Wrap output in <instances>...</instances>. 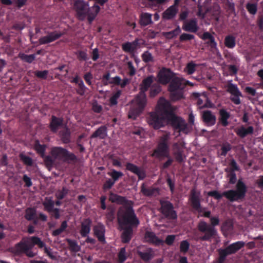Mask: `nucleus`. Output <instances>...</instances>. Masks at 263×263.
Here are the masks:
<instances>
[{
	"mask_svg": "<svg viewBox=\"0 0 263 263\" xmlns=\"http://www.w3.org/2000/svg\"><path fill=\"white\" fill-rule=\"evenodd\" d=\"M226 171L228 172L227 176L229 178V183L231 184H235L237 180L235 173L233 170H229L228 168L226 169Z\"/></svg>",
	"mask_w": 263,
	"mask_h": 263,
	"instance_id": "54",
	"label": "nucleus"
},
{
	"mask_svg": "<svg viewBox=\"0 0 263 263\" xmlns=\"http://www.w3.org/2000/svg\"><path fill=\"white\" fill-rule=\"evenodd\" d=\"M186 85L193 86V84L189 81L179 77H174L168 86L171 98L173 101L181 99L183 97V90Z\"/></svg>",
	"mask_w": 263,
	"mask_h": 263,
	"instance_id": "7",
	"label": "nucleus"
},
{
	"mask_svg": "<svg viewBox=\"0 0 263 263\" xmlns=\"http://www.w3.org/2000/svg\"><path fill=\"white\" fill-rule=\"evenodd\" d=\"M227 91L232 96L230 97L231 101L236 105L241 103L240 97H242V93L238 88L237 85L233 84L232 81H229L226 85Z\"/></svg>",
	"mask_w": 263,
	"mask_h": 263,
	"instance_id": "14",
	"label": "nucleus"
},
{
	"mask_svg": "<svg viewBox=\"0 0 263 263\" xmlns=\"http://www.w3.org/2000/svg\"><path fill=\"white\" fill-rule=\"evenodd\" d=\"M92 220L89 218H85L81 222L80 234L82 237L88 236L91 230Z\"/></svg>",
	"mask_w": 263,
	"mask_h": 263,
	"instance_id": "26",
	"label": "nucleus"
},
{
	"mask_svg": "<svg viewBox=\"0 0 263 263\" xmlns=\"http://www.w3.org/2000/svg\"><path fill=\"white\" fill-rule=\"evenodd\" d=\"M183 148L184 145L181 142L175 143L173 145V156L175 160L181 163L183 160Z\"/></svg>",
	"mask_w": 263,
	"mask_h": 263,
	"instance_id": "19",
	"label": "nucleus"
},
{
	"mask_svg": "<svg viewBox=\"0 0 263 263\" xmlns=\"http://www.w3.org/2000/svg\"><path fill=\"white\" fill-rule=\"evenodd\" d=\"M190 200L192 208L199 213L198 217H204L209 218L210 219L212 217L211 216V212L210 211H205V208H202L201 207L199 195L197 194L195 189H193L191 191Z\"/></svg>",
	"mask_w": 263,
	"mask_h": 263,
	"instance_id": "9",
	"label": "nucleus"
},
{
	"mask_svg": "<svg viewBox=\"0 0 263 263\" xmlns=\"http://www.w3.org/2000/svg\"><path fill=\"white\" fill-rule=\"evenodd\" d=\"M161 205L160 211L165 218L169 220H176L177 218V214L174 210L172 203L167 200H160Z\"/></svg>",
	"mask_w": 263,
	"mask_h": 263,
	"instance_id": "11",
	"label": "nucleus"
},
{
	"mask_svg": "<svg viewBox=\"0 0 263 263\" xmlns=\"http://www.w3.org/2000/svg\"><path fill=\"white\" fill-rule=\"evenodd\" d=\"M236 190H230L224 191L221 194L217 191H212L208 192V195L213 197L217 200H219L222 196H224L231 202L237 201L243 199L246 196L247 187L241 179L238 180L236 185Z\"/></svg>",
	"mask_w": 263,
	"mask_h": 263,
	"instance_id": "4",
	"label": "nucleus"
},
{
	"mask_svg": "<svg viewBox=\"0 0 263 263\" xmlns=\"http://www.w3.org/2000/svg\"><path fill=\"white\" fill-rule=\"evenodd\" d=\"M197 66V64H195L194 62L191 61L186 64L185 71L188 74H192L195 72Z\"/></svg>",
	"mask_w": 263,
	"mask_h": 263,
	"instance_id": "52",
	"label": "nucleus"
},
{
	"mask_svg": "<svg viewBox=\"0 0 263 263\" xmlns=\"http://www.w3.org/2000/svg\"><path fill=\"white\" fill-rule=\"evenodd\" d=\"M64 125V119L63 117H58L52 115L50 120L49 128L50 131L56 133L58 130L62 127Z\"/></svg>",
	"mask_w": 263,
	"mask_h": 263,
	"instance_id": "20",
	"label": "nucleus"
},
{
	"mask_svg": "<svg viewBox=\"0 0 263 263\" xmlns=\"http://www.w3.org/2000/svg\"><path fill=\"white\" fill-rule=\"evenodd\" d=\"M219 122L223 127H226L229 125L228 119L230 117V113L228 112L225 109H220L219 110Z\"/></svg>",
	"mask_w": 263,
	"mask_h": 263,
	"instance_id": "31",
	"label": "nucleus"
},
{
	"mask_svg": "<svg viewBox=\"0 0 263 263\" xmlns=\"http://www.w3.org/2000/svg\"><path fill=\"white\" fill-rule=\"evenodd\" d=\"M145 45V41L142 39L136 38L132 42H127L122 45V50L127 53H134L140 46Z\"/></svg>",
	"mask_w": 263,
	"mask_h": 263,
	"instance_id": "18",
	"label": "nucleus"
},
{
	"mask_svg": "<svg viewBox=\"0 0 263 263\" xmlns=\"http://www.w3.org/2000/svg\"><path fill=\"white\" fill-rule=\"evenodd\" d=\"M29 240L26 241H21L17 243L15 246V253L19 254L25 253L31 250L34 245H37L40 248H43L45 246V243L37 236H32L28 238Z\"/></svg>",
	"mask_w": 263,
	"mask_h": 263,
	"instance_id": "8",
	"label": "nucleus"
},
{
	"mask_svg": "<svg viewBox=\"0 0 263 263\" xmlns=\"http://www.w3.org/2000/svg\"><path fill=\"white\" fill-rule=\"evenodd\" d=\"M100 11V7L98 5L94 4V5L91 7V9L88 11L86 15L89 24H91L92 22Z\"/></svg>",
	"mask_w": 263,
	"mask_h": 263,
	"instance_id": "34",
	"label": "nucleus"
},
{
	"mask_svg": "<svg viewBox=\"0 0 263 263\" xmlns=\"http://www.w3.org/2000/svg\"><path fill=\"white\" fill-rule=\"evenodd\" d=\"M210 224L203 220H200L197 224V230L199 233L197 240L202 241L211 242L218 235L217 229L215 228L219 224L220 220L218 217H212L210 219Z\"/></svg>",
	"mask_w": 263,
	"mask_h": 263,
	"instance_id": "3",
	"label": "nucleus"
},
{
	"mask_svg": "<svg viewBox=\"0 0 263 263\" xmlns=\"http://www.w3.org/2000/svg\"><path fill=\"white\" fill-rule=\"evenodd\" d=\"M157 111L166 119L174 114V109L168 100L161 97L158 102Z\"/></svg>",
	"mask_w": 263,
	"mask_h": 263,
	"instance_id": "12",
	"label": "nucleus"
},
{
	"mask_svg": "<svg viewBox=\"0 0 263 263\" xmlns=\"http://www.w3.org/2000/svg\"><path fill=\"white\" fill-rule=\"evenodd\" d=\"M127 65L129 70L128 75L130 77H133L136 73V69L135 68L132 61H128Z\"/></svg>",
	"mask_w": 263,
	"mask_h": 263,
	"instance_id": "63",
	"label": "nucleus"
},
{
	"mask_svg": "<svg viewBox=\"0 0 263 263\" xmlns=\"http://www.w3.org/2000/svg\"><path fill=\"white\" fill-rule=\"evenodd\" d=\"M144 239L146 242L158 247L164 244V241L158 238L155 233L152 231H146L144 234Z\"/></svg>",
	"mask_w": 263,
	"mask_h": 263,
	"instance_id": "21",
	"label": "nucleus"
},
{
	"mask_svg": "<svg viewBox=\"0 0 263 263\" xmlns=\"http://www.w3.org/2000/svg\"><path fill=\"white\" fill-rule=\"evenodd\" d=\"M141 191L145 196H152L158 192V190L153 187L146 188L144 186V184H143L141 186Z\"/></svg>",
	"mask_w": 263,
	"mask_h": 263,
	"instance_id": "44",
	"label": "nucleus"
},
{
	"mask_svg": "<svg viewBox=\"0 0 263 263\" xmlns=\"http://www.w3.org/2000/svg\"><path fill=\"white\" fill-rule=\"evenodd\" d=\"M182 28L185 31L193 33L196 32L199 29L197 22L195 18L190 20L189 21H185Z\"/></svg>",
	"mask_w": 263,
	"mask_h": 263,
	"instance_id": "25",
	"label": "nucleus"
},
{
	"mask_svg": "<svg viewBox=\"0 0 263 263\" xmlns=\"http://www.w3.org/2000/svg\"><path fill=\"white\" fill-rule=\"evenodd\" d=\"M74 8L77 12V17L81 21L85 19L88 11L91 9V7L89 8L88 3L83 0L76 1L74 3Z\"/></svg>",
	"mask_w": 263,
	"mask_h": 263,
	"instance_id": "13",
	"label": "nucleus"
},
{
	"mask_svg": "<svg viewBox=\"0 0 263 263\" xmlns=\"http://www.w3.org/2000/svg\"><path fill=\"white\" fill-rule=\"evenodd\" d=\"M107 136V128L105 125L99 127L90 136V138H99L100 139H104Z\"/></svg>",
	"mask_w": 263,
	"mask_h": 263,
	"instance_id": "29",
	"label": "nucleus"
},
{
	"mask_svg": "<svg viewBox=\"0 0 263 263\" xmlns=\"http://www.w3.org/2000/svg\"><path fill=\"white\" fill-rule=\"evenodd\" d=\"M118 222L123 230L121 239L123 243H128L133 235V229L140 223L133 208L128 207L126 210L120 211L118 214Z\"/></svg>",
	"mask_w": 263,
	"mask_h": 263,
	"instance_id": "1",
	"label": "nucleus"
},
{
	"mask_svg": "<svg viewBox=\"0 0 263 263\" xmlns=\"http://www.w3.org/2000/svg\"><path fill=\"white\" fill-rule=\"evenodd\" d=\"M178 12V8L174 6H170L167 8L162 14L163 18L166 20H170L174 18Z\"/></svg>",
	"mask_w": 263,
	"mask_h": 263,
	"instance_id": "30",
	"label": "nucleus"
},
{
	"mask_svg": "<svg viewBox=\"0 0 263 263\" xmlns=\"http://www.w3.org/2000/svg\"><path fill=\"white\" fill-rule=\"evenodd\" d=\"M153 23L152 14L145 12L142 13L140 16L139 24L141 26H146Z\"/></svg>",
	"mask_w": 263,
	"mask_h": 263,
	"instance_id": "38",
	"label": "nucleus"
},
{
	"mask_svg": "<svg viewBox=\"0 0 263 263\" xmlns=\"http://www.w3.org/2000/svg\"><path fill=\"white\" fill-rule=\"evenodd\" d=\"M30 154V153H25L24 152L20 154V159L24 164H32V159L29 156Z\"/></svg>",
	"mask_w": 263,
	"mask_h": 263,
	"instance_id": "46",
	"label": "nucleus"
},
{
	"mask_svg": "<svg viewBox=\"0 0 263 263\" xmlns=\"http://www.w3.org/2000/svg\"><path fill=\"white\" fill-rule=\"evenodd\" d=\"M166 119L173 128L178 130L179 132L187 134L191 132V129L185 121L182 118L176 116L174 113Z\"/></svg>",
	"mask_w": 263,
	"mask_h": 263,
	"instance_id": "10",
	"label": "nucleus"
},
{
	"mask_svg": "<svg viewBox=\"0 0 263 263\" xmlns=\"http://www.w3.org/2000/svg\"><path fill=\"white\" fill-rule=\"evenodd\" d=\"M170 135L165 134L160 137L156 148L154 150L152 156L159 160L167 158V160L162 164H171L172 159L169 157V140Z\"/></svg>",
	"mask_w": 263,
	"mask_h": 263,
	"instance_id": "6",
	"label": "nucleus"
},
{
	"mask_svg": "<svg viewBox=\"0 0 263 263\" xmlns=\"http://www.w3.org/2000/svg\"><path fill=\"white\" fill-rule=\"evenodd\" d=\"M118 261L119 263H123L127 259L126 249L125 247L121 248L118 254Z\"/></svg>",
	"mask_w": 263,
	"mask_h": 263,
	"instance_id": "53",
	"label": "nucleus"
},
{
	"mask_svg": "<svg viewBox=\"0 0 263 263\" xmlns=\"http://www.w3.org/2000/svg\"><path fill=\"white\" fill-rule=\"evenodd\" d=\"M190 247V243L187 240H183L180 242V250L184 253H186Z\"/></svg>",
	"mask_w": 263,
	"mask_h": 263,
	"instance_id": "59",
	"label": "nucleus"
},
{
	"mask_svg": "<svg viewBox=\"0 0 263 263\" xmlns=\"http://www.w3.org/2000/svg\"><path fill=\"white\" fill-rule=\"evenodd\" d=\"M77 57L80 61H86L88 59L86 52L82 50L78 51Z\"/></svg>",
	"mask_w": 263,
	"mask_h": 263,
	"instance_id": "64",
	"label": "nucleus"
},
{
	"mask_svg": "<svg viewBox=\"0 0 263 263\" xmlns=\"http://www.w3.org/2000/svg\"><path fill=\"white\" fill-rule=\"evenodd\" d=\"M153 82L152 76L143 79L140 85V91L136 98V106L132 107L128 114L129 118L135 119L144 108L146 103L145 92L147 91Z\"/></svg>",
	"mask_w": 263,
	"mask_h": 263,
	"instance_id": "2",
	"label": "nucleus"
},
{
	"mask_svg": "<svg viewBox=\"0 0 263 263\" xmlns=\"http://www.w3.org/2000/svg\"><path fill=\"white\" fill-rule=\"evenodd\" d=\"M202 120L204 124L208 126H212L215 124L216 117L211 110H206L202 113Z\"/></svg>",
	"mask_w": 263,
	"mask_h": 263,
	"instance_id": "22",
	"label": "nucleus"
},
{
	"mask_svg": "<svg viewBox=\"0 0 263 263\" xmlns=\"http://www.w3.org/2000/svg\"><path fill=\"white\" fill-rule=\"evenodd\" d=\"M36 216V211L33 208H28L26 210L25 218L28 221H31Z\"/></svg>",
	"mask_w": 263,
	"mask_h": 263,
	"instance_id": "50",
	"label": "nucleus"
},
{
	"mask_svg": "<svg viewBox=\"0 0 263 263\" xmlns=\"http://www.w3.org/2000/svg\"><path fill=\"white\" fill-rule=\"evenodd\" d=\"M34 148L45 162V157L48 156L45 155L46 145L45 144H41L40 141L36 140L34 142Z\"/></svg>",
	"mask_w": 263,
	"mask_h": 263,
	"instance_id": "37",
	"label": "nucleus"
},
{
	"mask_svg": "<svg viewBox=\"0 0 263 263\" xmlns=\"http://www.w3.org/2000/svg\"><path fill=\"white\" fill-rule=\"evenodd\" d=\"M122 93L121 90H117L109 99V105L115 106L118 104V99L120 98Z\"/></svg>",
	"mask_w": 263,
	"mask_h": 263,
	"instance_id": "48",
	"label": "nucleus"
},
{
	"mask_svg": "<svg viewBox=\"0 0 263 263\" xmlns=\"http://www.w3.org/2000/svg\"><path fill=\"white\" fill-rule=\"evenodd\" d=\"M108 199L112 203L125 206L124 209H120L118 212L120 211L126 210L128 207L133 208L132 201L127 200L125 197L121 196L111 192L109 193Z\"/></svg>",
	"mask_w": 263,
	"mask_h": 263,
	"instance_id": "16",
	"label": "nucleus"
},
{
	"mask_svg": "<svg viewBox=\"0 0 263 263\" xmlns=\"http://www.w3.org/2000/svg\"><path fill=\"white\" fill-rule=\"evenodd\" d=\"M195 36L193 34L183 33L180 36L179 40L181 42H184L193 40Z\"/></svg>",
	"mask_w": 263,
	"mask_h": 263,
	"instance_id": "61",
	"label": "nucleus"
},
{
	"mask_svg": "<svg viewBox=\"0 0 263 263\" xmlns=\"http://www.w3.org/2000/svg\"><path fill=\"white\" fill-rule=\"evenodd\" d=\"M138 254L144 261H148L154 256V251L152 248H148L145 252L138 251Z\"/></svg>",
	"mask_w": 263,
	"mask_h": 263,
	"instance_id": "35",
	"label": "nucleus"
},
{
	"mask_svg": "<svg viewBox=\"0 0 263 263\" xmlns=\"http://www.w3.org/2000/svg\"><path fill=\"white\" fill-rule=\"evenodd\" d=\"M253 132L254 128L252 126H249L247 128L241 126L239 128L235 129L236 134L241 138H244L248 135H252Z\"/></svg>",
	"mask_w": 263,
	"mask_h": 263,
	"instance_id": "27",
	"label": "nucleus"
},
{
	"mask_svg": "<svg viewBox=\"0 0 263 263\" xmlns=\"http://www.w3.org/2000/svg\"><path fill=\"white\" fill-rule=\"evenodd\" d=\"M221 229L223 231L228 232L233 229V224L230 220H226L224 221L222 226Z\"/></svg>",
	"mask_w": 263,
	"mask_h": 263,
	"instance_id": "60",
	"label": "nucleus"
},
{
	"mask_svg": "<svg viewBox=\"0 0 263 263\" xmlns=\"http://www.w3.org/2000/svg\"><path fill=\"white\" fill-rule=\"evenodd\" d=\"M115 183L111 179L109 178L106 180L103 185V189L104 191H106L110 189Z\"/></svg>",
	"mask_w": 263,
	"mask_h": 263,
	"instance_id": "62",
	"label": "nucleus"
},
{
	"mask_svg": "<svg viewBox=\"0 0 263 263\" xmlns=\"http://www.w3.org/2000/svg\"><path fill=\"white\" fill-rule=\"evenodd\" d=\"M219 256L217 259V263H224L227 256L230 255L227 248L218 250Z\"/></svg>",
	"mask_w": 263,
	"mask_h": 263,
	"instance_id": "41",
	"label": "nucleus"
},
{
	"mask_svg": "<svg viewBox=\"0 0 263 263\" xmlns=\"http://www.w3.org/2000/svg\"><path fill=\"white\" fill-rule=\"evenodd\" d=\"M59 136L63 143L68 144L71 141L70 129L66 126L63 130L59 132Z\"/></svg>",
	"mask_w": 263,
	"mask_h": 263,
	"instance_id": "32",
	"label": "nucleus"
},
{
	"mask_svg": "<svg viewBox=\"0 0 263 263\" xmlns=\"http://www.w3.org/2000/svg\"><path fill=\"white\" fill-rule=\"evenodd\" d=\"M245 245V242L244 241H238L229 245L226 248L231 255L236 253L238 251L243 248Z\"/></svg>",
	"mask_w": 263,
	"mask_h": 263,
	"instance_id": "33",
	"label": "nucleus"
},
{
	"mask_svg": "<svg viewBox=\"0 0 263 263\" xmlns=\"http://www.w3.org/2000/svg\"><path fill=\"white\" fill-rule=\"evenodd\" d=\"M94 235L98 238V240L102 243L105 242V228L101 223H98L93 228Z\"/></svg>",
	"mask_w": 263,
	"mask_h": 263,
	"instance_id": "23",
	"label": "nucleus"
},
{
	"mask_svg": "<svg viewBox=\"0 0 263 263\" xmlns=\"http://www.w3.org/2000/svg\"><path fill=\"white\" fill-rule=\"evenodd\" d=\"M142 60L145 63H149L153 61V57L152 54L148 51L144 52L141 55Z\"/></svg>",
	"mask_w": 263,
	"mask_h": 263,
	"instance_id": "58",
	"label": "nucleus"
},
{
	"mask_svg": "<svg viewBox=\"0 0 263 263\" xmlns=\"http://www.w3.org/2000/svg\"><path fill=\"white\" fill-rule=\"evenodd\" d=\"M87 88L85 86L83 80H81L78 85V88L77 89V92L80 96H84Z\"/></svg>",
	"mask_w": 263,
	"mask_h": 263,
	"instance_id": "55",
	"label": "nucleus"
},
{
	"mask_svg": "<svg viewBox=\"0 0 263 263\" xmlns=\"http://www.w3.org/2000/svg\"><path fill=\"white\" fill-rule=\"evenodd\" d=\"M18 56L22 60L28 63H31L35 59V55L34 54L28 55L20 53Z\"/></svg>",
	"mask_w": 263,
	"mask_h": 263,
	"instance_id": "49",
	"label": "nucleus"
},
{
	"mask_svg": "<svg viewBox=\"0 0 263 263\" xmlns=\"http://www.w3.org/2000/svg\"><path fill=\"white\" fill-rule=\"evenodd\" d=\"M201 96L203 97V98L205 100L208 99L206 95L205 92H203L202 94H200L198 92H193L192 93V97L194 98L197 99V105L199 106V107H200V108L206 107L207 105H206L205 104H203V100L201 98H200V97H201Z\"/></svg>",
	"mask_w": 263,
	"mask_h": 263,
	"instance_id": "40",
	"label": "nucleus"
},
{
	"mask_svg": "<svg viewBox=\"0 0 263 263\" xmlns=\"http://www.w3.org/2000/svg\"><path fill=\"white\" fill-rule=\"evenodd\" d=\"M42 204L44 206V210L48 213H51V210L54 208V201L51 197H45Z\"/></svg>",
	"mask_w": 263,
	"mask_h": 263,
	"instance_id": "39",
	"label": "nucleus"
},
{
	"mask_svg": "<svg viewBox=\"0 0 263 263\" xmlns=\"http://www.w3.org/2000/svg\"><path fill=\"white\" fill-rule=\"evenodd\" d=\"M200 38L206 41L205 43L208 44L211 48L215 49L217 47V43L215 40L214 37L209 32H204Z\"/></svg>",
	"mask_w": 263,
	"mask_h": 263,
	"instance_id": "28",
	"label": "nucleus"
},
{
	"mask_svg": "<svg viewBox=\"0 0 263 263\" xmlns=\"http://www.w3.org/2000/svg\"><path fill=\"white\" fill-rule=\"evenodd\" d=\"M107 174L111 177V179L115 183L120 178L123 176V173L121 172L117 171L115 170H111L107 173Z\"/></svg>",
	"mask_w": 263,
	"mask_h": 263,
	"instance_id": "45",
	"label": "nucleus"
},
{
	"mask_svg": "<svg viewBox=\"0 0 263 263\" xmlns=\"http://www.w3.org/2000/svg\"><path fill=\"white\" fill-rule=\"evenodd\" d=\"M246 9L251 14H255L257 12V6L256 4L248 3L246 5Z\"/></svg>",
	"mask_w": 263,
	"mask_h": 263,
	"instance_id": "57",
	"label": "nucleus"
},
{
	"mask_svg": "<svg viewBox=\"0 0 263 263\" xmlns=\"http://www.w3.org/2000/svg\"><path fill=\"white\" fill-rule=\"evenodd\" d=\"M164 116L157 111L152 112L148 118V123L150 126L155 129H158L164 126Z\"/></svg>",
	"mask_w": 263,
	"mask_h": 263,
	"instance_id": "15",
	"label": "nucleus"
},
{
	"mask_svg": "<svg viewBox=\"0 0 263 263\" xmlns=\"http://www.w3.org/2000/svg\"><path fill=\"white\" fill-rule=\"evenodd\" d=\"M224 45L230 49L234 48L236 45L235 37L231 35L226 36L224 39Z\"/></svg>",
	"mask_w": 263,
	"mask_h": 263,
	"instance_id": "43",
	"label": "nucleus"
},
{
	"mask_svg": "<svg viewBox=\"0 0 263 263\" xmlns=\"http://www.w3.org/2000/svg\"><path fill=\"white\" fill-rule=\"evenodd\" d=\"M65 33L60 31L55 30L53 31H48L47 35L40 37L39 42L40 45H44L53 42L61 37H62Z\"/></svg>",
	"mask_w": 263,
	"mask_h": 263,
	"instance_id": "17",
	"label": "nucleus"
},
{
	"mask_svg": "<svg viewBox=\"0 0 263 263\" xmlns=\"http://www.w3.org/2000/svg\"><path fill=\"white\" fill-rule=\"evenodd\" d=\"M69 190L66 187H63L61 190L57 191L55 196L57 199L62 200L67 196Z\"/></svg>",
	"mask_w": 263,
	"mask_h": 263,
	"instance_id": "51",
	"label": "nucleus"
},
{
	"mask_svg": "<svg viewBox=\"0 0 263 263\" xmlns=\"http://www.w3.org/2000/svg\"><path fill=\"white\" fill-rule=\"evenodd\" d=\"M173 73L169 69L163 68L159 73L158 76L160 82L163 84H166L171 82L173 78Z\"/></svg>",
	"mask_w": 263,
	"mask_h": 263,
	"instance_id": "24",
	"label": "nucleus"
},
{
	"mask_svg": "<svg viewBox=\"0 0 263 263\" xmlns=\"http://www.w3.org/2000/svg\"><path fill=\"white\" fill-rule=\"evenodd\" d=\"M126 168L136 174L139 180H143L146 177L145 172L141 168H139L137 165H126Z\"/></svg>",
	"mask_w": 263,
	"mask_h": 263,
	"instance_id": "36",
	"label": "nucleus"
},
{
	"mask_svg": "<svg viewBox=\"0 0 263 263\" xmlns=\"http://www.w3.org/2000/svg\"><path fill=\"white\" fill-rule=\"evenodd\" d=\"M48 73L49 72L47 70L43 71L36 70L34 71V74L35 77L43 80H46L47 79Z\"/></svg>",
	"mask_w": 263,
	"mask_h": 263,
	"instance_id": "56",
	"label": "nucleus"
},
{
	"mask_svg": "<svg viewBox=\"0 0 263 263\" xmlns=\"http://www.w3.org/2000/svg\"><path fill=\"white\" fill-rule=\"evenodd\" d=\"M66 241L68 243L69 249L71 251L77 252L80 250V247L75 240L67 238L66 239Z\"/></svg>",
	"mask_w": 263,
	"mask_h": 263,
	"instance_id": "47",
	"label": "nucleus"
},
{
	"mask_svg": "<svg viewBox=\"0 0 263 263\" xmlns=\"http://www.w3.org/2000/svg\"><path fill=\"white\" fill-rule=\"evenodd\" d=\"M220 149L218 152L220 156H226L228 152L232 149V145L228 142L223 143L220 145Z\"/></svg>",
	"mask_w": 263,
	"mask_h": 263,
	"instance_id": "42",
	"label": "nucleus"
},
{
	"mask_svg": "<svg viewBox=\"0 0 263 263\" xmlns=\"http://www.w3.org/2000/svg\"><path fill=\"white\" fill-rule=\"evenodd\" d=\"M56 160L67 163H76L78 161V158L73 153L66 148L55 146L51 148L50 155L45 157V163L53 164Z\"/></svg>",
	"mask_w": 263,
	"mask_h": 263,
	"instance_id": "5",
	"label": "nucleus"
}]
</instances>
